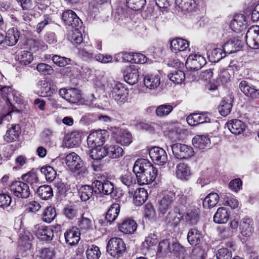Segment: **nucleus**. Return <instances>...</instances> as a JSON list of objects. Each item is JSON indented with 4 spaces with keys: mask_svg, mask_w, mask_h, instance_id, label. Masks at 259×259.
I'll return each mask as SVG.
<instances>
[{
    "mask_svg": "<svg viewBox=\"0 0 259 259\" xmlns=\"http://www.w3.org/2000/svg\"><path fill=\"white\" fill-rule=\"evenodd\" d=\"M36 193L43 200H49L53 196L52 188L49 185L39 186L37 189Z\"/></svg>",
    "mask_w": 259,
    "mask_h": 259,
    "instance_id": "nucleus-41",
    "label": "nucleus"
},
{
    "mask_svg": "<svg viewBox=\"0 0 259 259\" xmlns=\"http://www.w3.org/2000/svg\"><path fill=\"white\" fill-rule=\"evenodd\" d=\"M95 191L98 195L101 193L105 195H110L114 191V185L113 183L109 181L102 182L100 181H95Z\"/></svg>",
    "mask_w": 259,
    "mask_h": 259,
    "instance_id": "nucleus-19",
    "label": "nucleus"
},
{
    "mask_svg": "<svg viewBox=\"0 0 259 259\" xmlns=\"http://www.w3.org/2000/svg\"><path fill=\"white\" fill-rule=\"evenodd\" d=\"M210 120L207 113H193L189 115L187 118V121L190 125H196L203 123L209 122Z\"/></svg>",
    "mask_w": 259,
    "mask_h": 259,
    "instance_id": "nucleus-23",
    "label": "nucleus"
},
{
    "mask_svg": "<svg viewBox=\"0 0 259 259\" xmlns=\"http://www.w3.org/2000/svg\"><path fill=\"white\" fill-rule=\"evenodd\" d=\"M78 226L80 229L83 230H90L93 227V221L92 217L88 213H83L81 218L78 222Z\"/></svg>",
    "mask_w": 259,
    "mask_h": 259,
    "instance_id": "nucleus-43",
    "label": "nucleus"
},
{
    "mask_svg": "<svg viewBox=\"0 0 259 259\" xmlns=\"http://www.w3.org/2000/svg\"><path fill=\"white\" fill-rule=\"evenodd\" d=\"M126 249L125 244L119 238L113 237L111 238L107 245V252L114 257H119Z\"/></svg>",
    "mask_w": 259,
    "mask_h": 259,
    "instance_id": "nucleus-4",
    "label": "nucleus"
},
{
    "mask_svg": "<svg viewBox=\"0 0 259 259\" xmlns=\"http://www.w3.org/2000/svg\"><path fill=\"white\" fill-rule=\"evenodd\" d=\"M20 133L19 124H12L4 136V140L8 143L13 142L18 138Z\"/></svg>",
    "mask_w": 259,
    "mask_h": 259,
    "instance_id": "nucleus-28",
    "label": "nucleus"
},
{
    "mask_svg": "<svg viewBox=\"0 0 259 259\" xmlns=\"http://www.w3.org/2000/svg\"><path fill=\"white\" fill-rule=\"evenodd\" d=\"M167 76L170 80L176 84L182 83L185 78L184 72L181 70H175L169 73Z\"/></svg>",
    "mask_w": 259,
    "mask_h": 259,
    "instance_id": "nucleus-48",
    "label": "nucleus"
},
{
    "mask_svg": "<svg viewBox=\"0 0 259 259\" xmlns=\"http://www.w3.org/2000/svg\"><path fill=\"white\" fill-rule=\"evenodd\" d=\"M52 59L53 62L59 67H64L71 62L70 59L58 55L53 56Z\"/></svg>",
    "mask_w": 259,
    "mask_h": 259,
    "instance_id": "nucleus-59",
    "label": "nucleus"
},
{
    "mask_svg": "<svg viewBox=\"0 0 259 259\" xmlns=\"http://www.w3.org/2000/svg\"><path fill=\"white\" fill-rule=\"evenodd\" d=\"M17 59L21 64L26 65L32 61L33 57L31 52L28 51H23L18 54Z\"/></svg>",
    "mask_w": 259,
    "mask_h": 259,
    "instance_id": "nucleus-52",
    "label": "nucleus"
},
{
    "mask_svg": "<svg viewBox=\"0 0 259 259\" xmlns=\"http://www.w3.org/2000/svg\"><path fill=\"white\" fill-rule=\"evenodd\" d=\"M230 214L225 207H220L213 216V221L217 224H224L227 222Z\"/></svg>",
    "mask_w": 259,
    "mask_h": 259,
    "instance_id": "nucleus-36",
    "label": "nucleus"
},
{
    "mask_svg": "<svg viewBox=\"0 0 259 259\" xmlns=\"http://www.w3.org/2000/svg\"><path fill=\"white\" fill-rule=\"evenodd\" d=\"M224 202L226 205H228L233 209L237 208L239 205L238 201L230 194L225 196Z\"/></svg>",
    "mask_w": 259,
    "mask_h": 259,
    "instance_id": "nucleus-64",
    "label": "nucleus"
},
{
    "mask_svg": "<svg viewBox=\"0 0 259 259\" xmlns=\"http://www.w3.org/2000/svg\"><path fill=\"white\" fill-rule=\"evenodd\" d=\"M79 207L76 205H68L64 209V214L67 218L73 219L79 215Z\"/></svg>",
    "mask_w": 259,
    "mask_h": 259,
    "instance_id": "nucleus-51",
    "label": "nucleus"
},
{
    "mask_svg": "<svg viewBox=\"0 0 259 259\" xmlns=\"http://www.w3.org/2000/svg\"><path fill=\"white\" fill-rule=\"evenodd\" d=\"M145 87L150 90H155L160 85V78L158 75L148 74L144 77Z\"/></svg>",
    "mask_w": 259,
    "mask_h": 259,
    "instance_id": "nucleus-32",
    "label": "nucleus"
},
{
    "mask_svg": "<svg viewBox=\"0 0 259 259\" xmlns=\"http://www.w3.org/2000/svg\"><path fill=\"white\" fill-rule=\"evenodd\" d=\"M33 231L38 238L42 240H51L54 237L53 230L48 227L36 225L34 226Z\"/></svg>",
    "mask_w": 259,
    "mask_h": 259,
    "instance_id": "nucleus-16",
    "label": "nucleus"
},
{
    "mask_svg": "<svg viewBox=\"0 0 259 259\" xmlns=\"http://www.w3.org/2000/svg\"><path fill=\"white\" fill-rule=\"evenodd\" d=\"M137 182L140 185L152 183L156 178L157 170L149 161L145 159L136 161L133 166Z\"/></svg>",
    "mask_w": 259,
    "mask_h": 259,
    "instance_id": "nucleus-1",
    "label": "nucleus"
},
{
    "mask_svg": "<svg viewBox=\"0 0 259 259\" xmlns=\"http://www.w3.org/2000/svg\"><path fill=\"white\" fill-rule=\"evenodd\" d=\"M191 255L196 259H205L206 253L205 249L199 245L192 250Z\"/></svg>",
    "mask_w": 259,
    "mask_h": 259,
    "instance_id": "nucleus-60",
    "label": "nucleus"
},
{
    "mask_svg": "<svg viewBox=\"0 0 259 259\" xmlns=\"http://www.w3.org/2000/svg\"><path fill=\"white\" fill-rule=\"evenodd\" d=\"M65 162L69 168L73 172L78 174L84 175L87 173V169L83 166V162L79 156L74 152L67 155Z\"/></svg>",
    "mask_w": 259,
    "mask_h": 259,
    "instance_id": "nucleus-3",
    "label": "nucleus"
},
{
    "mask_svg": "<svg viewBox=\"0 0 259 259\" xmlns=\"http://www.w3.org/2000/svg\"><path fill=\"white\" fill-rule=\"evenodd\" d=\"M107 156L112 159L118 158L123 155V149L118 145H111L106 148Z\"/></svg>",
    "mask_w": 259,
    "mask_h": 259,
    "instance_id": "nucleus-40",
    "label": "nucleus"
},
{
    "mask_svg": "<svg viewBox=\"0 0 259 259\" xmlns=\"http://www.w3.org/2000/svg\"><path fill=\"white\" fill-rule=\"evenodd\" d=\"M239 88L246 96L253 99L259 98V90L256 89L246 81H241L239 83Z\"/></svg>",
    "mask_w": 259,
    "mask_h": 259,
    "instance_id": "nucleus-24",
    "label": "nucleus"
},
{
    "mask_svg": "<svg viewBox=\"0 0 259 259\" xmlns=\"http://www.w3.org/2000/svg\"><path fill=\"white\" fill-rule=\"evenodd\" d=\"M11 193L19 198L26 199L30 195V189L28 185L21 181L13 182L10 187Z\"/></svg>",
    "mask_w": 259,
    "mask_h": 259,
    "instance_id": "nucleus-7",
    "label": "nucleus"
},
{
    "mask_svg": "<svg viewBox=\"0 0 259 259\" xmlns=\"http://www.w3.org/2000/svg\"><path fill=\"white\" fill-rule=\"evenodd\" d=\"M146 0H126L128 7L134 11L141 10L146 4Z\"/></svg>",
    "mask_w": 259,
    "mask_h": 259,
    "instance_id": "nucleus-58",
    "label": "nucleus"
},
{
    "mask_svg": "<svg viewBox=\"0 0 259 259\" xmlns=\"http://www.w3.org/2000/svg\"><path fill=\"white\" fill-rule=\"evenodd\" d=\"M187 238L191 245L196 246L202 243L203 237L201 231L196 228H193L189 230Z\"/></svg>",
    "mask_w": 259,
    "mask_h": 259,
    "instance_id": "nucleus-22",
    "label": "nucleus"
},
{
    "mask_svg": "<svg viewBox=\"0 0 259 259\" xmlns=\"http://www.w3.org/2000/svg\"><path fill=\"white\" fill-rule=\"evenodd\" d=\"M40 172L45 176L47 181L49 182H52L56 176V171L53 167L50 166L42 167L40 169Z\"/></svg>",
    "mask_w": 259,
    "mask_h": 259,
    "instance_id": "nucleus-56",
    "label": "nucleus"
},
{
    "mask_svg": "<svg viewBox=\"0 0 259 259\" xmlns=\"http://www.w3.org/2000/svg\"><path fill=\"white\" fill-rule=\"evenodd\" d=\"M114 138L117 143L123 146H128L132 142V136L126 129L120 128L114 133Z\"/></svg>",
    "mask_w": 259,
    "mask_h": 259,
    "instance_id": "nucleus-17",
    "label": "nucleus"
},
{
    "mask_svg": "<svg viewBox=\"0 0 259 259\" xmlns=\"http://www.w3.org/2000/svg\"><path fill=\"white\" fill-rule=\"evenodd\" d=\"M219 200V196L216 193H210L204 199L203 206L204 208H210L215 206Z\"/></svg>",
    "mask_w": 259,
    "mask_h": 259,
    "instance_id": "nucleus-44",
    "label": "nucleus"
},
{
    "mask_svg": "<svg viewBox=\"0 0 259 259\" xmlns=\"http://www.w3.org/2000/svg\"><path fill=\"white\" fill-rule=\"evenodd\" d=\"M80 134L77 132H73L70 134L66 142V146L69 148L76 147L81 142Z\"/></svg>",
    "mask_w": 259,
    "mask_h": 259,
    "instance_id": "nucleus-50",
    "label": "nucleus"
},
{
    "mask_svg": "<svg viewBox=\"0 0 259 259\" xmlns=\"http://www.w3.org/2000/svg\"><path fill=\"white\" fill-rule=\"evenodd\" d=\"M55 254L54 247H46L41 249L40 257L42 259H52Z\"/></svg>",
    "mask_w": 259,
    "mask_h": 259,
    "instance_id": "nucleus-61",
    "label": "nucleus"
},
{
    "mask_svg": "<svg viewBox=\"0 0 259 259\" xmlns=\"http://www.w3.org/2000/svg\"><path fill=\"white\" fill-rule=\"evenodd\" d=\"M180 209L178 207H175L167 213L164 221L167 226L176 227L180 224L181 218Z\"/></svg>",
    "mask_w": 259,
    "mask_h": 259,
    "instance_id": "nucleus-15",
    "label": "nucleus"
},
{
    "mask_svg": "<svg viewBox=\"0 0 259 259\" xmlns=\"http://www.w3.org/2000/svg\"><path fill=\"white\" fill-rule=\"evenodd\" d=\"M243 45L241 40L235 38L226 42L223 46V49L227 54H230L239 51Z\"/></svg>",
    "mask_w": 259,
    "mask_h": 259,
    "instance_id": "nucleus-27",
    "label": "nucleus"
},
{
    "mask_svg": "<svg viewBox=\"0 0 259 259\" xmlns=\"http://www.w3.org/2000/svg\"><path fill=\"white\" fill-rule=\"evenodd\" d=\"M22 179L27 184H29L32 189L36 188L39 184V180L37 173L31 170L22 176Z\"/></svg>",
    "mask_w": 259,
    "mask_h": 259,
    "instance_id": "nucleus-31",
    "label": "nucleus"
},
{
    "mask_svg": "<svg viewBox=\"0 0 259 259\" xmlns=\"http://www.w3.org/2000/svg\"><path fill=\"white\" fill-rule=\"evenodd\" d=\"M241 234L245 237L250 236L253 232L252 221L248 218L242 219L240 224Z\"/></svg>",
    "mask_w": 259,
    "mask_h": 259,
    "instance_id": "nucleus-34",
    "label": "nucleus"
},
{
    "mask_svg": "<svg viewBox=\"0 0 259 259\" xmlns=\"http://www.w3.org/2000/svg\"><path fill=\"white\" fill-rule=\"evenodd\" d=\"M186 63L191 70H198L206 63V60L200 55L191 54L187 59Z\"/></svg>",
    "mask_w": 259,
    "mask_h": 259,
    "instance_id": "nucleus-14",
    "label": "nucleus"
},
{
    "mask_svg": "<svg viewBox=\"0 0 259 259\" xmlns=\"http://www.w3.org/2000/svg\"><path fill=\"white\" fill-rule=\"evenodd\" d=\"M106 147L97 146L91 148L89 155L94 160H100L105 156H107Z\"/></svg>",
    "mask_w": 259,
    "mask_h": 259,
    "instance_id": "nucleus-42",
    "label": "nucleus"
},
{
    "mask_svg": "<svg viewBox=\"0 0 259 259\" xmlns=\"http://www.w3.org/2000/svg\"><path fill=\"white\" fill-rule=\"evenodd\" d=\"M232 255V251L227 248L219 249L216 254L218 259H231Z\"/></svg>",
    "mask_w": 259,
    "mask_h": 259,
    "instance_id": "nucleus-63",
    "label": "nucleus"
},
{
    "mask_svg": "<svg viewBox=\"0 0 259 259\" xmlns=\"http://www.w3.org/2000/svg\"><path fill=\"white\" fill-rule=\"evenodd\" d=\"M62 19L66 25L76 27L79 25L80 20L73 11L67 10L62 15Z\"/></svg>",
    "mask_w": 259,
    "mask_h": 259,
    "instance_id": "nucleus-20",
    "label": "nucleus"
},
{
    "mask_svg": "<svg viewBox=\"0 0 259 259\" xmlns=\"http://www.w3.org/2000/svg\"><path fill=\"white\" fill-rule=\"evenodd\" d=\"M20 37L19 32L14 27L9 29L5 37V42L9 46H13L18 42Z\"/></svg>",
    "mask_w": 259,
    "mask_h": 259,
    "instance_id": "nucleus-33",
    "label": "nucleus"
},
{
    "mask_svg": "<svg viewBox=\"0 0 259 259\" xmlns=\"http://www.w3.org/2000/svg\"><path fill=\"white\" fill-rule=\"evenodd\" d=\"M128 95V90L121 83H114L110 93V97L119 105H122L127 101Z\"/></svg>",
    "mask_w": 259,
    "mask_h": 259,
    "instance_id": "nucleus-5",
    "label": "nucleus"
},
{
    "mask_svg": "<svg viewBox=\"0 0 259 259\" xmlns=\"http://www.w3.org/2000/svg\"><path fill=\"white\" fill-rule=\"evenodd\" d=\"M137 224L133 220L124 221L119 226V230L124 234H133L137 229Z\"/></svg>",
    "mask_w": 259,
    "mask_h": 259,
    "instance_id": "nucleus-38",
    "label": "nucleus"
},
{
    "mask_svg": "<svg viewBox=\"0 0 259 259\" xmlns=\"http://www.w3.org/2000/svg\"><path fill=\"white\" fill-rule=\"evenodd\" d=\"M120 211V205L118 203L113 204L108 210L105 218L110 223L113 222L117 218Z\"/></svg>",
    "mask_w": 259,
    "mask_h": 259,
    "instance_id": "nucleus-47",
    "label": "nucleus"
},
{
    "mask_svg": "<svg viewBox=\"0 0 259 259\" xmlns=\"http://www.w3.org/2000/svg\"><path fill=\"white\" fill-rule=\"evenodd\" d=\"M174 193H169L164 196L159 202L158 210L160 214H165L171 207V204L175 200Z\"/></svg>",
    "mask_w": 259,
    "mask_h": 259,
    "instance_id": "nucleus-21",
    "label": "nucleus"
},
{
    "mask_svg": "<svg viewBox=\"0 0 259 259\" xmlns=\"http://www.w3.org/2000/svg\"><path fill=\"white\" fill-rule=\"evenodd\" d=\"M119 181L127 187L136 184V179L133 175L130 172H126L121 175L119 178Z\"/></svg>",
    "mask_w": 259,
    "mask_h": 259,
    "instance_id": "nucleus-53",
    "label": "nucleus"
},
{
    "mask_svg": "<svg viewBox=\"0 0 259 259\" xmlns=\"http://www.w3.org/2000/svg\"><path fill=\"white\" fill-rule=\"evenodd\" d=\"M226 125L229 131L234 135H240L246 128L245 124L239 119H232L227 122Z\"/></svg>",
    "mask_w": 259,
    "mask_h": 259,
    "instance_id": "nucleus-25",
    "label": "nucleus"
},
{
    "mask_svg": "<svg viewBox=\"0 0 259 259\" xmlns=\"http://www.w3.org/2000/svg\"><path fill=\"white\" fill-rule=\"evenodd\" d=\"M80 233L78 228H72L64 233L66 242L70 246L76 245L80 240Z\"/></svg>",
    "mask_w": 259,
    "mask_h": 259,
    "instance_id": "nucleus-26",
    "label": "nucleus"
},
{
    "mask_svg": "<svg viewBox=\"0 0 259 259\" xmlns=\"http://www.w3.org/2000/svg\"><path fill=\"white\" fill-rule=\"evenodd\" d=\"M37 70L44 75H50L53 73L52 67L46 63H39L36 66Z\"/></svg>",
    "mask_w": 259,
    "mask_h": 259,
    "instance_id": "nucleus-62",
    "label": "nucleus"
},
{
    "mask_svg": "<svg viewBox=\"0 0 259 259\" xmlns=\"http://www.w3.org/2000/svg\"><path fill=\"white\" fill-rule=\"evenodd\" d=\"M50 86V83L46 80L39 81L37 84V87L39 88L37 94L42 97L50 96L53 93Z\"/></svg>",
    "mask_w": 259,
    "mask_h": 259,
    "instance_id": "nucleus-46",
    "label": "nucleus"
},
{
    "mask_svg": "<svg viewBox=\"0 0 259 259\" xmlns=\"http://www.w3.org/2000/svg\"><path fill=\"white\" fill-rule=\"evenodd\" d=\"M245 38L248 46L255 49H258L259 26L256 25L250 27L246 33Z\"/></svg>",
    "mask_w": 259,
    "mask_h": 259,
    "instance_id": "nucleus-9",
    "label": "nucleus"
},
{
    "mask_svg": "<svg viewBox=\"0 0 259 259\" xmlns=\"http://www.w3.org/2000/svg\"><path fill=\"white\" fill-rule=\"evenodd\" d=\"M192 144L196 148L204 149L209 146L210 141L207 136L197 135L193 138Z\"/></svg>",
    "mask_w": 259,
    "mask_h": 259,
    "instance_id": "nucleus-35",
    "label": "nucleus"
},
{
    "mask_svg": "<svg viewBox=\"0 0 259 259\" xmlns=\"http://www.w3.org/2000/svg\"><path fill=\"white\" fill-rule=\"evenodd\" d=\"M176 4L184 11H191L196 6L195 0H176Z\"/></svg>",
    "mask_w": 259,
    "mask_h": 259,
    "instance_id": "nucleus-49",
    "label": "nucleus"
},
{
    "mask_svg": "<svg viewBox=\"0 0 259 259\" xmlns=\"http://www.w3.org/2000/svg\"><path fill=\"white\" fill-rule=\"evenodd\" d=\"M148 193L146 189L143 188H138L134 195V202L137 206L142 205L147 200Z\"/></svg>",
    "mask_w": 259,
    "mask_h": 259,
    "instance_id": "nucleus-37",
    "label": "nucleus"
},
{
    "mask_svg": "<svg viewBox=\"0 0 259 259\" xmlns=\"http://www.w3.org/2000/svg\"><path fill=\"white\" fill-rule=\"evenodd\" d=\"M123 73L124 79L128 84H134L138 81L139 72L137 65H130L127 66Z\"/></svg>",
    "mask_w": 259,
    "mask_h": 259,
    "instance_id": "nucleus-11",
    "label": "nucleus"
},
{
    "mask_svg": "<svg viewBox=\"0 0 259 259\" xmlns=\"http://www.w3.org/2000/svg\"><path fill=\"white\" fill-rule=\"evenodd\" d=\"M182 217H184V220L188 225H195L199 221V210L197 208L188 210Z\"/></svg>",
    "mask_w": 259,
    "mask_h": 259,
    "instance_id": "nucleus-29",
    "label": "nucleus"
},
{
    "mask_svg": "<svg viewBox=\"0 0 259 259\" xmlns=\"http://www.w3.org/2000/svg\"><path fill=\"white\" fill-rule=\"evenodd\" d=\"M171 148L174 155L178 159H187L194 155L193 148L185 144H175L171 146Z\"/></svg>",
    "mask_w": 259,
    "mask_h": 259,
    "instance_id": "nucleus-6",
    "label": "nucleus"
},
{
    "mask_svg": "<svg viewBox=\"0 0 259 259\" xmlns=\"http://www.w3.org/2000/svg\"><path fill=\"white\" fill-rule=\"evenodd\" d=\"M232 102L231 99H224L221 101L218 109L222 116H226L230 113L232 108Z\"/></svg>",
    "mask_w": 259,
    "mask_h": 259,
    "instance_id": "nucleus-45",
    "label": "nucleus"
},
{
    "mask_svg": "<svg viewBox=\"0 0 259 259\" xmlns=\"http://www.w3.org/2000/svg\"><path fill=\"white\" fill-rule=\"evenodd\" d=\"M173 107L169 104H163L158 106L155 111L156 115L160 117L168 115L172 110Z\"/></svg>",
    "mask_w": 259,
    "mask_h": 259,
    "instance_id": "nucleus-55",
    "label": "nucleus"
},
{
    "mask_svg": "<svg viewBox=\"0 0 259 259\" xmlns=\"http://www.w3.org/2000/svg\"><path fill=\"white\" fill-rule=\"evenodd\" d=\"M60 96L71 103H76L81 99L80 91L76 88L61 89L59 91Z\"/></svg>",
    "mask_w": 259,
    "mask_h": 259,
    "instance_id": "nucleus-12",
    "label": "nucleus"
},
{
    "mask_svg": "<svg viewBox=\"0 0 259 259\" xmlns=\"http://www.w3.org/2000/svg\"><path fill=\"white\" fill-rule=\"evenodd\" d=\"M107 137L108 133L105 130L93 132L88 137V145L90 148L101 146L104 143Z\"/></svg>",
    "mask_w": 259,
    "mask_h": 259,
    "instance_id": "nucleus-8",
    "label": "nucleus"
},
{
    "mask_svg": "<svg viewBox=\"0 0 259 259\" xmlns=\"http://www.w3.org/2000/svg\"><path fill=\"white\" fill-rule=\"evenodd\" d=\"M86 254L88 259H99L101 253L97 246L92 245L88 247Z\"/></svg>",
    "mask_w": 259,
    "mask_h": 259,
    "instance_id": "nucleus-54",
    "label": "nucleus"
},
{
    "mask_svg": "<svg viewBox=\"0 0 259 259\" xmlns=\"http://www.w3.org/2000/svg\"><path fill=\"white\" fill-rule=\"evenodd\" d=\"M189 46L188 41L181 38L174 39L170 42V49L175 53L185 51Z\"/></svg>",
    "mask_w": 259,
    "mask_h": 259,
    "instance_id": "nucleus-30",
    "label": "nucleus"
},
{
    "mask_svg": "<svg viewBox=\"0 0 259 259\" xmlns=\"http://www.w3.org/2000/svg\"><path fill=\"white\" fill-rule=\"evenodd\" d=\"M247 21L245 15L242 14L234 16L230 23V27L234 31L240 32L246 28Z\"/></svg>",
    "mask_w": 259,
    "mask_h": 259,
    "instance_id": "nucleus-18",
    "label": "nucleus"
},
{
    "mask_svg": "<svg viewBox=\"0 0 259 259\" xmlns=\"http://www.w3.org/2000/svg\"><path fill=\"white\" fill-rule=\"evenodd\" d=\"M0 94L3 98L7 100V105L0 114V123H2L3 121H9L12 118V113L15 111L14 107L10 102L12 96L14 95V91H12L10 87L4 86L0 89ZM15 111L19 112V110H16Z\"/></svg>",
    "mask_w": 259,
    "mask_h": 259,
    "instance_id": "nucleus-2",
    "label": "nucleus"
},
{
    "mask_svg": "<svg viewBox=\"0 0 259 259\" xmlns=\"http://www.w3.org/2000/svg\"><path fill=\"white\" fill-rule=\"evenodd\" d=\"M149 155L153 161L156 164L163 165L167 162V156L166 152L160 147L152 148L149 151Z\"/></svg>",
    "mask_w": 259,
    "mask_h": 259,
    "instance_id": "nucleus-10",
    "label": "nucleus"
},
{
    "mask_svg": "<svg viewBox=\"0 0 259 259\" xmlns=\"http://www.w3.org/2000/svg\"><path fill=\"white\" fill-rule=\"evenodd\" d=\"M56 215V210L52 206L48 207L44 211L42 214V220L50 223L54 220Z\"/></svg>",
    "mask_w": 259,
    "mask_h": 259,
    "instance_id": "nucleus-57",
    "label": "nucleus"
},
{
    "mask_svg": "<svg viewBox=\"0 0 259 259\" xmlns=\"http://www.w3.org/2000/svg\"><path fill=\"white\" fill-rule=\"evenodd\" d=\"M95 185L94 181L91 186L83 185L79 188L78 194L82 201H86L91 199L94 200L95 198H97L98 194L95 191Z\"/></svg>",
    "mask_w": 259,
    "mask_h": 259,
    "instance_id": "nucleus-13",
    "label": "nucleus"
},
{
    "mask_svg": "<svg viewBox=\"0 0 259 259\" xmlns=\"http://www.w3.org/2000/svg\"><path fill=\"white\" fill-rule=\"evenodd\" d=\"M176 175L179 179L187 180L191 175L190 169L187 164L180 163L177 166Z\"/></svg>",
    "mask_w": 259,
    "mask_h": 259,
    "instance_id": "nucleus-39",
    "label": "nucleus"
}]
</instances>
